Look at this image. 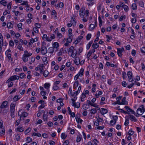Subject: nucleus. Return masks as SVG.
I'll use <instances>...</instances> for the list:
<instances>
[{"mask_svg": "<svg viewBox=\"0 0 145 145\" xmlns=\"http://www.w3.org/2000/svg\"><path fill=\"white\" fill-rule=\"evenodd\" d=\"M89 10H85L84 8H81L80 10V16L82 18H83L84 16L85 15L86 17L89 14Z\"/></svg>", "mask_w": 145, "mask_h": 145, "instance_id": "nucleus-1", "label": "nucleus"}, {"mask_svg": "<svg viewBox=\"0 0 145 145\" xmlns=\"http://www.w3.org/2000/svg\"><path fill=\"white\" fill-rule=\"evenodd\" d=\"M74 47L73 46H71L70 48H68L67 49V51L68 52H72V56L73 57V56L74 55V54H75V55L74 57H75L76 56L77 54V51H76L75 52H74V51L75 50V49L74 50Z\"/></svg>", "mask_w": 145, "mask_h": 145, "instance_id": "nucleus-2", "label": "nucleus"}, {"mask_svg": "<svg viewBox=\"0 0 145 145\" xmlns=\"http://www.w3.org/2000/svg\"><path fill=\"white\" fill-rule=\"evenodd\" d=\"M127 75L128 78V80L130 82H132L134 81L132 79L133 74L131 72L129 71L127 72Z\"/></svg>", "mask_w": 145, "mask_h": 145, "instance_id": "nucleus-3", "label": "nucleus"}, {"mask_svg": "<svg viewBox=\"0 0 145 145\" xmlns=\"http://www.w3.org/2000/svg\"><path fill=\"white\" fill-rule=\"evenodd\" d=\"M124 50V48L122 47L121 48H118L117 49V54L119 56L121 57L122 55V52Z\"/></svg>", "mask_w": 145, "mask_h": 145, "instance_id": "nucleus-4", "label": "nucleus"}, {"mask_svg": "<svg viewBox=\"0 0 145 145\" xmlns=\"http://www.w3.org/2000/svg\"><path fill=\"white\" fill-rule=\"evenodd\" d=\"M8 106V102L7 101H4L2 103L0 108L1 109L7 108Z\"/></svg>", "mask_w": 145, "mask_h": 145, "instance_id": "nucleus-5", "label": "nucleus"}, {"mask_svg": "<svg viewBox=\"0 0 145 145\" xmlns=\"http://www.w3.org/2000/svg\"><path fill=\"white\" fill-rule=\"evenodd\" d=\"M3 44V36L1 33H0V53L2 51V47Z\"/></svg>", "mask_w": 145, "mask_h": 145, "instance_id": "nucleus-6", "label": "nucleus"}, {"mask_svg": "<svg viewBox=\"0 0 145 145\" xmlns=\"http://www.w3.org/2000/svg\"><path fill=\"white\" fill-rule=\"evenodd\" d=\"M41 51L42 54L44 55L47 53V50L46 47H42Z\"/></svg>", "mask_w": 145, "mask_h": 145, "instance_id": "nucleus-7", "label": "nucleus"}, {"mask_svg": "<svg viewBox=\"0 0 145 145\" xmlns=\"http://www.w3.org/2000/svg\"><path fill=\"white\" fill-rule=\"evenodd\" d=\"M126 99V98L125 97H123L122 100L121 102H120V105L127 104V102L125 100Z\"/></svg>", "mask_w": 145, "mask_h": 145, "instance_id": "nucleus-8", "label": "nucleus"}, {"mask_svg": "<svg viewBox=\"0 0 145 145\" xmlns=\"http://www.w3.org/2000/svg\"><path fill=\"white\" fill-rule=\"evenodd\" d=\"M125 108H126L128 112H130L133 114H135V112L133 110H132L128 106H125Z\"/></svg>", "mask_w": 145, "mask_h": 145, "instance_id": "nucleus-9", "label": "nucleus"}, {"mask_svg": "<svg viewBox=\"0 0 145 145\" xmlns=\"http://www.w3.org/2000/svg\"><path fill=\"white\" fill-rule=\"evenodd\" d=\"M82 38L83 36H79L74 42L75 44H77L78 42H80L81 39Z\"/></svg>", "mask_w": 145, "mask_h": 145, "instance_id": "nucleus-10", "label": "nucleus"}, {"mask_svg": "<svg viewBox=\"0 0 145 145\" xmlns=\"http://www.w3.org/2000/svg\"><path fill=\"white\" fill-rule=\"evenodd\" d=\"M100 112L102 114H104L107 113L108 112V110L107 109L102 108L101 109Z\"/></svg>", "mask_w": 145, "mask_h": 145, "instance_id": "nucleus-11", "label": "nucleus"}, {"mask_svg": "<svg viewBox=\"0 0 145 145\" xmlns=\"http://www.w3.org/2000/svg\"><path fill=\"white\" fill-rule=\"evenodd\" d=\"M137 114H141L140 115L142 114L143 113V109L142 108H138L137 110Z\"/></svg>", "mask_w": 145, "mask_h": 145, "instance_id": "nucleus-12", "label": "nucleus"}, {"mask_svg": "<svg viewBox=\"0 0 145 145\" xmlns=\"http://www.w3.org/2000/svg\"><path fill=\"white\" fill-rule=\"evenodd\" d=\"M74 62L76 65H78L80 64V59L78 57H76L74 60Z\"/></svg>", "mask_w": 145, "mask_h": 145, "instance_id": "nucleus-13", "label": "nucleus"}, {"mask_svg": "<svg viewBox=\"0 0 145 145\" xmlns=\"http://www.w3.org/2000/svg\"><path fill=\"white\" fill-rule=\"evenodd\" d=\"M32 53H29L27 50H25L24 51V55L28 57L32 55Z\"/></svg>", "mask_w": 145, "mask_h": 145, "instance_id": "nucleus-14", "label": "nucleus"}, {"mask_svg": "<svg viewBox=\"0 0 145 145\" xmlns=\"http://www.w3.org/2000/svg\"><path fill=\"white\" fill-rule=\"evenodd\" d=\"M44 114L43 115V120L45 121H48V116L47 114L48 112H47L46 114H45V112H44Z\"/></svg>", "mask_w": 145, "mask_h": 145, "instance_id": "nucleus-15", "label": "nucleus"}, {"mask_svg": "<svg viewBox=\"0 0 145 145\" xmlns=\"http://www.w3.org/2000/svg\"><path fill=\"white\" fill-rule=\"evenodd\" d=\"M10 78L12 79V81L15 80L16 79H19V77L18 76H16V75H14L10 77Z\"/></svg>", "mask_w": 145, "mask_h": 145, "instance_id": "nucleus-16", "label": "nucleus"}, {"mask_svg": "<svg viewBox=\"0 0 145 145\" xmlns=\"http://www.w3.org/2000/svg\"><path fill=\"white\" fill-rule=\"evenodd\" d=\"M72 105L77 108H79L80 106V103H75L74 104H73Z\"/></svg>", "mask_w": 145, "mask_h": 145, "instance_id": "nucleus-17", "label": "nucleus"}, {"mask_svg": "<svg viewBox=\"0 0 145 145\" xmlns=\"http://www.w3.org/2000/svg\"><path fill=\"white\" fill-rule=\"evenodd\" d=\"M90 113L91 114H94L96 113L97 112V110L96 109L93 108L90 110Z\"/></svg>", "mask_w": 145, "mask_h": 145, "instance_id": "nucleus-18", "label": "nucleus"}, {"mask_svg": "<svg viewBox=\"0 0 145 145\" xmlns=\"http://www.w3.org/2000/svg\"><path fill=\"white\" fill-rule=\"evenodd\" d=\"M130 118H131V121H136L137 120L136 118L133 115H130L129 116Z\"/></svg>", "mask_w": 145, "mask_h": 145, "instance_id": "nucleus-19", "label": "nucleus"}, {"mask_svg": "<svg viewBox=\"0 0 145 145\" xmlns=\"http://www.w3.org/2000/svg\"><path fill=\"white\" fill-rule=\"evenodd\" d=\"M28 57L23 55L22 57V60L24 62L27 61H28Z\"/></svg>", "mask_w": 145, "mask_h": 145, "instance_id": "nucleus-20", "label": "nucleus"}, {"mask_svg": "<svg viewBox=\"0 0 145 145\" xmlns=\"http://www.w3.org/2000/svg\"><path fill=\"white\" fill-rule=\"evenodd\" d=\"M42 61L44 64L45 65H46L48 63L47 58L46 57H44L43 58Z\"/></svg>", "mask_w": 145, "mask_h": 145, "instance_id": "nucleus-21", "label": "nucleus"}, {"mask_svg": "<svg viewBox=\"0 0 145 145\" xmlns=\"http://www.w3.org/2000/svg\"><path fill=\"white\" fill-rule=\"evenodd\" d=\"M50 86V84L49 83H46L44 85V87L46 89L48 90Z\"/></svg>", "mask_w": 145, "mask_h": 145, "instance_id": "nucleus-22", "label": "nucleus"}, {"mask_svg": "<svg viewBox=\"0 0 145 145\" xmlns=\"http://www.w3.org/2000/svg\"><path fill=\"white\" fill-rule=\"evenodd\" d=\"M59 43L56 42H55L53 44V47L54 48H57L59 46Z\"/></svg>", "mask_w": 145, "mask_h": 145, "instance_id": "nucleus-23", "label": "nucleus"}, {"mask_svg": "<svg viewBox=\"0 0 145 145\" xmlns=\"http://www.w3.org/2000/svg\"><path fill=\"white\" fill-rule=\"evenodd\" d=\"M76 121L78 123H81L82 122V120L80 119V118H78V117H76L75 118Z\"/></svg>", "mask_w": 145, "mask_h": 145, "instance_id": "nucleus-24", "label": "nucleus"}, {"mask_svg": "<svg viewBox=\"0 0 145 145\" xmlns=\"http://www.w3.org/2000/svg\"><path fill=\"white\" fill-rule=\"evenodd\" d=\"M87 105L88 104L87 103L84 104L82 106L83 109L85 110H86L88 109L89 108V105H88V107H87Z\"/></svg>", "mask_w": 145, "mask_h": 145, "instance_id": "nucleus-25", "label": "nucleus"}, {"mask_svg": "<svg viewBox=\"0 0 145 145\" xmlns=\"http://www.w3.org/2000/svg\"><path fill=\"white\" fill-rule=\"evenodd\" d=\"M95 25L93 24H90L89 27V30L90 31H92L95 28Z\"/></svg>", "mask_w": 145, "mask_h": 145, "instance_id": "nucleus-26", "label": "nucleus"}, {"mask_svg": "<svg viewBox=\"0 0 145 145\" xmlns=\"http://www.w3.org/2000/svg\"><path fill=\"white\" fill-rule=\"evenodd\" d=\"M131 8L133 10H135L137 9V7L136 4L135 3L133 4L132 5Z\"/></svg>", "mask_w": 145, "mask_h": 145, "instance_id": "nucleus-27", "label": "nucleus"}, {"mask_svg": "<svg viewBox=\"0 0 145 145\" xmlns=\"http://www.w3.org/2000/svg\"><path fill=\"white\" fill-rule=\"evenodd\" d=\"M92 47L93 48L96 49L99 47V46L98 44L97 43H95V44L93 43L92 45Z\"/></svg>", "mask_w": 145, "mask_h": 145, "instance_id": "nucleus-28", "label": "nucleus"}, {"mask_svg": "<svg viewBox=\"0 0 145 145\" xmlns=\"http://www.w3.org/2000/svg\"><path fill=\"white\" fill-rule=\"evenodd\" d=\"M5 133L4 128L3 127H0V134H4Z\"/></svg>", "mask_w": 145, "mask_h": 145, "instance_id": "nucleus-29", "label": "nucleus"}, {"mask_svg": "<svg viewBox=\"0 0 145 145\" xmlns=\"http://www.w3.org/2000/svg\"><path fill=\"white\" fill-rule=\"evenodd\" d=\"M54 48L53 47H51L48 49V52L49 53H53L54 51Z\"/></svg>", "mask_w": 145, "mask_h": 145, "instance_id": "nucleus-30", "label": "nucleus"}, {"mask_svg": "<svg viewBox=\"0 0 145 145\" xmlns=\"http://www.w3.org/2000/svg\"><path fill=\"white\" fill-rule=\"evenodd\" d=\"M28 113L26 112H23L22 113L21 116H22L23 117L25 118L28 116Z\"/></svg>", "mask_w": 145, "mask_h": 145, "instance_id": "nucleus-31", "label": "nucleus"}, {"mask_svg": "<svg viewBox=\"0 0 145 145\" xmlns=\"http://www.w3.org/2000/svg\"><path fill=\"white\" fill-rule=\"evenodd\" d=\"M43 75L44 76L46 77L48 75L49 72L47 71H45L43 73Z\"/></svg>", "mask_w": 145, "mask_h": 145, "instance_id": "nucleus-32", "label": "nucleus"}, {"mask_svg": "<svg viewBox=\"0 0 145 145\" xmlns=\"http://www.w3.org/2000/svg\"><path fill=\"white\" fill-rule=\"evenodd\" d=\"M20 98V97H19V96L16 95L14 97L13 99L14 101H16L18 100Z\"/></svg>", "mask_w": 145, "mask_h": 145, "instance_id": "nucleus-33", "label": "nucleus"}, {"mask_svg": "<svg viewBox=\"0 0 145 145\" xmlns=\"http://www.w3.org/2000/svg\"><path fill=\"white\" fill-rule=\"evenodd\" d=\"M78 85V81H76L74 83L73 86V88L75 89Z\"/></svg>", "mask_w": 145, "mask_h": 145, "instance_id": "nucleus-34", "label": "nucleus"}, {"mask_svg": "<svg viewBox=\"0 0 145 145\" xmlns=\"http://www.w3.org/2000/svg\"><path fill=\"white\" fill-rule=\"evenodd\" d=\"M93 42L92 41H90L89 42L88 44L87 45V49L88 50L89 49L90 46Z\"/></svg>", "mask_w": 145, "mask_h": 145, "instance_id": "nucleus-35", "label": "nucleus"}, {"mask_svg": "<svg viewBox=\"0 0 145 145\" xmlns=\"http://www.w3.org/2000/svg\"><path fill=\"white\" fill-rule=\"evenodd\" d=\"M26 141L27 143H29L32 141V139L30 137H27L26 138Z\"/></svg>", "mask_w": 145, "mask_h": 145, "instance_id": "nucleus-36", "label": "nucleus"}, {"mask_svg": "<svg viewBox=\"0 0 145 145\" xmlns=\"http://www.w3.org/2000/svg\"><path fill=\"white\" fill-rule=\"evenodd\" d=\"M7 3V2L4 0H1L0 2V3L1 4L3 5L4 6H5L6 5V4Z\"/></svg>", "mask_w": 145, "mask_h": 145, "instance_id": "nucleus-37", "label": "nucleus"}, {"mask_svg": "<svg viewBox=\"0 0 145 145\" xmlns=\"http://www.w3.org/2000/svg\"><path fill=\"white\" fill-rule=\"evenodd\" d=\"M17 131L19 132H22L24 131V128L22 127H18L16 129Z\"/></svg>", "mask_w": 145, "mask_h": 145, "instance_id": "nucleus-38", "label": "nucleus"}, {"mask_svg": "<svg viewBox=\"0 0 145 145\" xmlns=\"http://www.w3.org/2000/svg\"><path fill=\"white\" fill-rule=\"evenodd\" d=\"M134 133V132L132 130V129H131L128 132V134L130 136L132 135Z\"/></svg>", "mask_w": 145, "mask_h": 145, "instance_id": "nucleus-39", "label": "nucleus"}, {"mask_svg": "<svg viewBox=\"0 0 145 145\" xmlns=\"http://www.w3.org/2000/svg\"><path fill=\"white\" fill-rule=\"evenodd\" d=\"M84 71V69L83 68H82L80 70V71L78 74H80L81 75V76L83 75V72Z\"/></svg>", "mask_w": 145, "mask_h": 145, "instance_id": "nucleus-40", "label": "nucleus"}, {"mask_svg": "<svg viewBox=\"0 0 145 145\" xmlns=\"http://www.w3.org/2000/svg\"><path fill=\"white\" fill-rule=\"evenodd\" d=\"M7 26L8 28H11L12 27V25L10 22L8 23Z\"/></svg>", "mask_w": 145, "mask_h": 145, "instance_id": "nucleus-41", "label": "nucleus"}, {"mask_svg": "<svg viewBox=\"0 0 145 145\" xmlns=\"http://www.w3.org/2000/svg\"><path fill=\"white\" fill-rule=\"evenodd\" d=\"M31 128H30L29 127L25 131V135L29 133L31 131Z\"/></svg>", "mask_w": 145, "mask_h": 145, "instance_id": "nucleus-42", "label": "nucleus"}, {"mask_svg": "<svg viewBox=\"0 0 145 145\" xmlns=\"http://www.w3.org/2000/svg\"><path fill=\"white\" fill-rule=\"evenodd\" d=\"M139 4L140 6L142 7H144V2L142 1H139Z\"/></svg>", "mask_w": 145, "mask_h": 145, "instance_id": "nucleus-43", "label": "nucleus"}, {"mask_svg": "<svg viewBox=\"0 0 145 145\" xmlns=\"http://www.w3.org/2000/svg\"><path fill=\"white\" fill-rule=\"evenodd\" d=\"M67 136H65V134L64 133H62L61 134V137L62 139H65L66 137Z\"/></svg>", "mask_w": 145, "mask_h": 145, "instance_id": "nucleus-44", "label": "nucleus"}, {"mask_svg": "<svg viewBox=\"0 0 145 145\" xmlns=\"http://www.w3.org/2000/svg\"><path fill=\"white\" fill-rule=\"evenodd\" d=\"M122 77L123 79H125L126 77V74L125 72H122Z\"/></svg>", "mask_w": 145, "mask_h": 145, "instance_id": "nucleus-45", "label": "nucleus"}, {"mask_svg": "<svg viewBox=\"0 0 145 145\" xmlns=\"http://www.w3.org/2000/svg\"><path fill=\"white\" fill-rule=\"evenodd\" d=\"M17 48L19 49L21 51L23 50V48L22 45L20 44H19L17 47Z\"/></svg>", "mask_w": 145, "mask_h": 145, "instance_id": "nucleus-46", "label": "nucleus"}, {"mask_svg": "<svg viewBox=\"0 0 145 145\" xmlns=\"http://www.w3.org/2000/svg\"><path fill=\"white\" fill-rule=\"evenodd\" d=\"M6 55L7 56V57L9 60L11 59V61H12V59L11 57V56L10 54H7V55Z\"/></svg>", "mask_w": 145, "mask_h": 145, "instance_id": "nucleus-47", "label": "nucleus"}, {"mask_svg": "<svg viewBox=\"0 0 145 145\" xmlns=\"http://www.w3.org/2000/svg\"><path fill=\"white\" fill-rule=\"evenodd\" d=\"M91 34H88L87 35L86 38L87 40H89L91 38Z\"/></svg>", "mask_w": 145, "mask_h": 145, "instance_id": "nucleus-48", "label": "nucleus"}, {"mask_svg": "<svg viewBox=\"0 0 145 145\" xmlns=\"http://www.w3.org/2000/svg\"><path fill=\"white\" fill-rule=\"evenodd\" d=\"M129 119H126L124 123V125L125 126L129 124Z\"/></svg>", "mask_w": 145, "mask_h": 145, "instance_id": "nucleus-49", "label": "nucleus"}, {"mask_svg": "<svg viewBox=\"0 0 145 145\" xmlns=\"http://www.w3.org/2000/svg\"><path fill=\"white\" fill-rule=\"evenodd\" d=\"M69 92H70V94L72 96H74V94H72V90L71 88V87H70V88H69Z\"/></svg>", "mask_w": 145, "mask_h": 145, "instance_id": "nucleus-50", "label": "nucleus"}, {"mask_svg": "<svg viewBox=\"0 0 145 145\" xmlns=\"http://www.w3.org/2000/svg\"><path fill=\"white\" fill-rule=\"evenodd\" d=\"M21 5H25L27 7H29V6L28 5V2L27 1L25 2L21 3Z\"/></svg>", "mask_w": 145, "mask_h": 145, "instance_id": "nucleus-51", "label": "nucleus"}, {"mask_svg": "<svg viewBox=\"0 0 145 145\" xmlns=\"http://www.w3.org/2000/svg\"><path fill=\"white\" fill-rule=\"evenodd\" d=\"M79 76H81V75L80 74H78L75 76L74 79L75 80H76L78 78Z\"/></svg>", "mask_w": 145, "mask_h": 145, "instance_id": "nucleus-52", "label": "nucleus"}, {"mask_svg": "<svg viewBox=\"0 0 145 145\" xmlns=\"http://www.w3.org/2000/svg\"><path fill=\"white\" fill-rule=\"evenodd\" d=\"M103 65L102 63H100L99 64V67L100 69H103Z\"/></svg>", "mask_w": 145, "mask_h": 145, "instance_id": "nucleus-53", "label": "nucleus"}, {"mask_svg": "<svg viewBox=\"0 0 145 145\" xmlns=\"http://www.w3.org/2000/svg\"><path fill=\"white\" fill-rule=\"evenodd\" d=\"M57 37L59 38H61L62 37V35L60 33L57 32Z\"/></svg>", "mask_w": 145, "mask_h": 145, "instance_id": "nucleus-54", "label": "nucleus"}, {"mask_svg": "<svg viewBox=\"0 0 145 145\" xmlns=\"http://www.w3.org/2000/svg\"><path fill=\"white\" fill-rule=\"evenodd\" d=\"M12 5V3L11 2H10L8 4L7 6V8L8 9H10L11 8Z\"/></svg>", "mask_w": 145, "mask_h": 145, "instance_id": "nucleus-55", "label": "nucleus"}, {"mask_svg": "<svg viewBox=\"0 0 145 145\" xmlns=\"http://www.w3.org/2000/svg\"><path fill=\"white\" fill-rule=\"evenodd\" d=\"M25 76L24 74V73H22L20 74V77L21 78L23 79L24 77Z\"/></svg>", "mask_w": 145, "mask_h": 145, "instance_id": "nucleus-56", "label": "nucleus"}, {"mask_svg": "<svg viewBox=\"0 0 145 145\" xmlns=\"http://www.w3.org/2000/svg\"><path fill=\"white\" fill-rule=\"evenodd\" d=\"M122 85L124 87H125L127 86V83L125 81H123L122 82Z\"/></svg>", "mask_w": 145, "mask_h": 145, "instance_id": "nucleus-57", "label": "nucleus"}, {"mask_svg": "<svg viewBox=\"0 0 145 145\" xmlns=\"http://www.w3.org/2000/svg\"><path fill=\"white\" fill-rule=\"evenodd\" d=\"M81 137L80 136H78L76 138V141L77 142H78L81 141Z\"/></svg>", "mask_w": 145, "mask_h": 145, "instance_id": "nucleus-58", "label": "nucleus"}, {"mask_svg": "<svg viewBox=\"0 0 145 145\" xmlns=\"http://www.w3.org/2000/svg\"><path fill=\"white\" fill-rule=\"evenodd\" d=\"M35 25L37 26V27L38 28H40L41 27V24H39L38 23H36L35 24Z\"/></svg>", "mask_w": 145, "mask_h": 145, "instance_id": "nucleus-59", "label": "nucleus"}, {"mask_svg": "<svg viewBox=\"0 0 145 145\" xmlns=\"http://www.w3.org/2000/svg\"><path fill=\"white\" fill-rule=\"evenodd\" d=\"M92 54V52H91L90 50L89 52L88 53L87 55V57L88 58H89V57H90L91 55Z\"/></svg>", "mask_w": 145, "mask_h": 145, "instance_id": "nucleus-60", "label": "nucleus"}, {"mask_svg": "<svg viewBox=\"0 0 145 145\" xmlns=\"http://www.w3.org/2000/svg\"><path fill=\"white\" fill-rule=\"evenodd\" d=\"M141 51L142 53L145 54V47H142L141 48Z\"/></svg>", "mask_w": 145, "mask_h": 145, "instance_id": "nucleus-61", "label": "nucleus"}, {"mask_svg": "<svg viewBox=\"0 0 145 145\" xmlns=\"http://www.w3.org/2000/svg\"><path fill=\"white\" fill-rule=\"evenodd\" d=\"M46 93L44 91H42L40 92V94L42 96H45L46 95Z\"/></svg>", "mask_w": 145, "mask_h": 145, "instance_id": "nucleus-62", "label": "nucleus"}, {"mask_svg": "<svg viewBox=\"0 0 145 145\" xmlns=\"http://www.w3.org/2000/svg\"><path fill=\"white\" fill-rule=\"evenodd\" d=\"M125 11L126 12H127L129 9V8L128 7L127 5H125L123 8Z\"/></svg>", "mask_w": 145, "mask_h": 145, "instance_id": "nucleus-63", "label": "nucleus"}, {"mask_svg": "<svg viewBox=\"0 0 145 145\" xmlns=\"http://www.w3.org/2000/svg\"><path fill=\"white\" fill-rule=\"evenodd\" d=\"M69 144V142L68 140H66L63 142V145H67Z\"/></svg>", "mask_w": 145, "mask_h": 145, "instance_id": "nucleus-64", "label": "nucleus"}]
</instances>
